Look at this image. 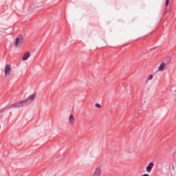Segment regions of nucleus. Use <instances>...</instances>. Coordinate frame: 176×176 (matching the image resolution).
Here are the masks:
<instances>
[{"instance_id": "nucleus-1", "label": "nucleus", "mask_w": 176, "mask_h": 176, "mask_svg": "<svg viewBox=\"0 0 176 176\" xmlns=\"http://www.w3.org/2000/svg\"><path fill=\"white\" fill-rule=\"evenodd\" d=\"M12 76V65L10 63H6L4 67V78L8 79Z\"/></svg>"}, {"instance_id": "nucleus-2", "label": "nucleus", "mask_w": 176, "mask_h": 176, "mask_svg": "<svg viewBox=\"0 0 176 176\" xmlns=\"http://www.w3.org/2000/svg\"><path fill=\"white\" fill-rule=\"evenodd\" d=\"M24 41V36L23 34H19L15 38L14 43V47H20L23 45V42Z\"/></svg>"}, {"instance_id": "nucleus-3", "label": "nucleus", "mask_w": 176, "mask_h": 176, "mask_svg": "<svg viewBox=\"0 0 176 176\" xmlns=\"http://www.w3.org/2000/svg\"><path fill=\"white\" fill-rule=\"evenodd\" d=\"M91 176H102V167L100 165L95 166Z\"/></svg>"}, {"instance_id": "nucleus-4", "label": "nucleus", "mask_w": 176, "mask_h": 176, "mask_svg": "<svg viewBox=\"0 0 176 176\" xmlns=\"http://www.w3.org/2000/svg\"><path fill=\"white\" fill-rule=\"evenodd\" d=\"M27 103H25V100H19L12 104L10 105L11 108H21V107H25Z\"/></svg>"}, {"instance_id": "nucleus-5", "label": "nucleus", "mask_w": 176, "mask_h": 176, "mask_svg": "<svg viewBox=\"0 0 176 176\" xmlns=\"http://www.w3.org/2000/svg\"><path fill=\"white\" fill-rule=\"evenodd\" d=\"M36 98V94H33L29 96L26 99H25V102L26 103V105H28V104H31V102H34Z\"/></svg>"}, {"instance_id": "nucleus-6", "label": "nucleus", "mask_w": 176, "mask_h": 176, "mask_svg": "<svg viewBox=\"0 0 176 176\" xmlns=\"http://www.w3.org/2000/svg\"><path fill=\"white\" fill-rule=\"evenodd\" d=\"M166 65L165 63L162 62L160 64L157 71L158 72H163L166 69Z\"/></svg>"}, {"instance_id": "nucleus-7", "label": "nucleus", "mask_w": 176, "mask_h": 176, "mask_svg": "<svg viewBox=\"0 0 176 176\" xmlns=\"http://www.w3.org/2000/svg\"><path fill=\"white\" fill-rule=\"evenodd\" d=\"M155 164H153V162H150L148 166L146 167V173H151L152 172V169L153 168Z\"/></svg>"}, {"instance_id": "nucleus-8", "label": "nucleus", "mask_w": 176, "mask_h": 176, "mask_svg": "<svg viewBox=\"0 0 176 176\" xmlns=\"http://www.w3.org/2000/svg\"><path fill=\"white\" fill-rule=\"evenodd\" d=\"M30 52H26L23 54V56L22 57L23 61H27L30 58Z\"/></svg>"}, {"instance_id": "nucleus-9", "label": "nucleus", "mask_w": 176, "mask_h": 176, "mask_svg": "<svg viewBox=\"0 0 176 176\" xmlns=\"http://www.w3.org/2000/svg\"><path fill=\"white\" fill-rule=\"evenodd\" d=\"M68 122L70 124H74V123H75V117H74V114H71L69 116Z\"/></svg>"}, {"instance_id": "nucleus-10", "label": "nucleus", "mask_w": 176, "mask_h": 176, "mask_svg": "<svg viewBox=\"0 0 176 176\" xmlns=\"http://www.w3.org/2000/svg\"><path fill=\"white\" fill-rule=\"evenodd\" d=\"M147 79H148V80H152L153 79V76L149 75Z\"/></svg>"}, {"instance_id": "nucleus-11", "label": "nucleus", "mask_w": 176, "mask_h": 176, "mask_svg": "<svg viewBox=\"0 0 176 176\" xmlns=\"http://www.w3.org/2000/svg\"><path fill=\"white\" fill-rule=\"evenodd\" d=\"M95 106L96 107V108H101V104H98V103H96L95 104Z\"/></svg>"}, {"instance_id": "nucleus-12", "label": "nucleus", "mask_w": 176, "mask_h": 176, "mask_svg": "<svg viewBox=\"0 0 176 176\" xmlns=\"http://www.w3.org/2000/svg\"><path fill=\"white\" fill-rule=\"evenodd\" d=\"M168 5H170V0H166V6H168Z\"/></svg>"}, {"instance_id": "nucleus-13", "label": "nucleus", "mask_w": 176, "mask_h": 176, "mask_svg": "<svg viewBox=\"0 0 176 176\" xmlns=\"http://www.w3.org/2000/svg\"><path fill=\"white\" fill-rule=\"evenodd\" d=\"M156 48H153L150 50V52H152V50H155Z\"/></svg>"}, {"instance_id": "nucleus-14", "label": "nucleus", "mask_w": 176, "mask_h": 176, "mask_svg": "<svg viewBox=\"0 0 176 176\" xmlns=\"http://www.w3.org/2000/svg\"><path fill=\"white\" fill-rule=\"evenodd\" d=\"M1 126L0 125V131H1Z\"/></svg>"}]
</instances>
